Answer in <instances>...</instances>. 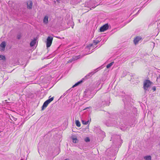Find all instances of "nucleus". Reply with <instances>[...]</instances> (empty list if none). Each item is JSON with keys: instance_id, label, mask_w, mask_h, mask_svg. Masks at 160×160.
Wrapping results in <instances>:
<instances>
[{"instance_id": "c85d7f7f", "label": "nucleus", "mask_w": 160, "mask_h": 160, "mask_svg": "<svg viewBox=\"0 0 160 160\" xmlns=\"http://www.w3.org/2000/svg\"><path fill=\"white\" fill-rule=\"evenodd\" d=\"M72 87L71 88H70L68 90H67L66 91V92L68 93H69L70 92H71L72 90Z\"/></svg>"}, {"instance_id": "58836bf2", "label": "nucleus", "mask_w": 160, "mask_h": 160, "mask_svg": "<svg viewBox=\"0 0 160 160\" xmlns=\"http://www.w3.org/2000/svg\"><path fill=\"white\" fill-rule=\"evenodd\" d=\"M65 160H70L69 159L67 158V159H65Z\"/></svg>"}, {"instance_id": "72a5a7b5", "label": "nucleus", "mask_w": 160, "mask_h": 160, "mask_svg": "<svg viewBox=\"0 0 160 160\" xmlns=\"http://www.w3.org/2000/svg\"><path fill=\"white\" fill-rule=\"evenodd\" d=\"M152 89L154 91H155L156 90L155 87H153L152 88Z\"/></svg>"}, {"instance_id": "4be33fe9", "label": "nucleus", "mask_w": 160, "mask_h": 160, "mask_svg": "<svg viewBox=\"0 0 160 160\" xmlns=\"http://www.w3.org/2000/svg\"><path fill=\"white\" fill-rule=\"evenodd\" d=\"M114 62H112L107 65V68H110L113 64Z\"/></svg>"}, {"instance_id": "9b49d317", "label": "nucleus", "mask_w": 160, "mask_h": 160, "mask_svg": "<svg viewBox=\"0 0 160 160\" xmlns=\"http://www.w3.org/2000/svg\"><path fill=\"white\" fill-rule=\"evenodd\" d=\"M32 3L31 1H28L27 2V8L29 9H31L32 8Z\"/></svg>"}, {"instance_id": "c756f323", "label": "nucleus", "mask_w": 160, "mask_h": 160, "mask_svg": "<svg viewBox=\"0 0 160 160\" xmlns=\"http://www.w3.org/2000/svg\"><path fill=\"white\" fill-rule=\"evenodd\" d=\"M113 83H112V82H111L110 84H109V88H108V89H109V88L110 87L111 88H112V85H113Z\"/></svg>"}, {"instance_id": "20e7f679", "label": "nucleus", "mask_w": 160, "mask_h": 160, "mask_svg": "<svg viewBox=\"0 0 160 160\" xmlns=\"http://www.w3.org/2000/svg\"><path fill=\"white\" fill-rule=\"evenodd\" d=\"M54 98V97H52L44 102L42 106V110H43L47 107L48 104L53 100Z\"/></svg>"}, {"instance_id": "2eb2a0df", "label": "nucleus", "mask_w": 160, "mask_h": 160, "mask_svg": "<svg viewBox=\"0 0 160 160\" xmlns=\"http://www.w3.org/2000/svg\"><path fill=\"white\" fill-rule=\"evenodd\" d=\"M83 81H79L77 83H76L75 84H74L72 87V88H74L75 87H76L80 84H81L82 82Z\"/></svg>"}, {"instance_id": "cd10ccee", "label": "nucleus", "mask_w": 160, "mask_h": 160, "mask_svg": "<svg viewBox=\"0 0 160 160\" xmlns=\"http://www.w3.org/2000/svg\"><path fill=\"white\" fill-rule=\"evenodd\" d=\"M101 132L102 133V136L103 137H104L105 135V133L104 132H103V131H101Z\"/></svg>"}, {"instance_id": "c9c22d12", "label": "nucleus", "mask_w": 160, "mask_h": 160, "mask_svg": "<svg viewBox=\"0 0 160 160\" xmlns=\"http://www.w3.org/2000/svg\"><path fill=\"white\" fill-rule=\"evenodd\" d=\"M160 75H159L157 78V79H160Z\"/></svg>"}, {"instance_id": "f03ea898", "label": "nucleus", "mask_w": 160, "mask_h": 160, "mask_svg": "<svg viewBox=\"0 0 160 160\" xmlns=\"http://www.w3.org/2000/svg\"><path fill=\"white\" fill-rule=\"evenodd\" d=\"M152 82L150 81H145L143 83V88L145 92L147 91H148L149 89L150 88Z\"/></svg>"}, {"instance_id": "393cba45", "label": "nucleus", "mask_w": 160, "mask_h": 160, "mask_svg": "<svg viewBox=\"0 0 160 160\" xmlns=\"http://www.w3.org/2000/svg\"><path fill=\"white\" fill-rule=\"evenodd\" d=\"M99 42V41L98 40H94L93 41V43L95 45H96Z\"/></svg>"}, {"instance_id": "0eeeda50", "label": "nucleus", "mask_w": 160, "mask_h": 160, "mask_svg": "<svg viewBox=\"0 0 160 160\" xmlns=\"http://www.w3.org/2000/svg\"><path fill=\"white\" fill-rule=\"evenodd\" d=\"M120 128L122 131L128 130L129 129V126L127 123H121L120 126Z\"/></svg>"}, {"instance_id": "6ab92c4d", "label": "nucleus", "mask_w": 160, "mask_h": 160, "mask_svg": "<svg viewBox=\"0 0 160 160\" xmlns=\"http://www.w3.org/2000/svg\"><path fill=\"white\" fill-rule=\"evenodd\" d=\"M36 43L35 40H33L30 43V45L31 47L34 46Z\"/></svg>"}, {"instance_id": "ddd939ff", "label": "nucleus", "mask_w": 160, "mask_h": 160, "mask_svg": "<svg viewBox=\"0 0 160 160\" xmlns=\"http://www.w3.org/2000/svg\"><path fill=\"white\" fill-rule=\"evenodd\" d=\"M117 139V141H116L115 140H114V141L113 142V143H116V144H117V143L118 142H119L121 141V136L119 135H117L116 136Z\"/></svg>"}, {"instance_id": "f8f14e48", "label": "nucleus", "mask_w": 160, "mask_h": 160, "mask_svg": "<svg viewBox=\"0 0 160 160\" xmlns=\"http://www.w3.org/2000/svg\"><path fill=\"white\" fill-rule=\"evenodd\" d=\"M142 39L140 37H137L135 38L133 40L135 44H137L138 42Z\"/></svg>"}, {"instance_id": "b1692460", "label": "nucleus", "mask_w": 160, "mask_h": 160, "mask_svg": "<svg viewBox=\"0 0 160 160\" xmlns=\"http://www.w3.org/2000/svg\"><path fill=\"white\" fill-rule=\"evenodd\" d=\"M82 123L84 125H87L88 124L89 122V121H85L83 120H82Z\"/></svg>"}, {"instance_id": "f704fd0d", "label": "nucleus", "mask_w": 160, "mask_h": 160, "mask_svg": "<svg viewBox=\"0 0 160 160\" xmlns=\"http://www.w3.org/2000/svg\"><path fill=\"white\" fill-rule=\"evenodd\" d=\"M77 140L76 139H74L73 140V142L76 143V141Z\"/></svg>"}, {"instance_id": "ea45409f", "label": "nucleus", "mask_w": 160, "mask_h": 160, "mask_svg": "<svg viewBox=\"0 0 160 160\" xmlns=\"http://www.w3.org/2000/svg\"><path fill=\"white\" fill-rule=\"evenodd\" d=\"M57 38H60L59 37H57Z\"/></svg>"}, {"instance_id": "9d476101", "label": "nucleus", "mask_w": 160, "mask_h": 160, "mask_svg": "<svg viewBox=\"0 0 160 160\" xmlns=\"http://www.w3.org/2000/svg\"><path fill=\"white\" fill-rule=\"evenodd\" d=\"M108 23L100 27L99 29L100 31V32H103L108 29Z\"/></svg>"}, {"instance_id": "e433bc0d", "label": "nucleus", "mask_w": 160, "mask_h": 160, "mask_svg": "<svg viewBox=\"0 0 160 160\" xmlns=\"http://www.w3.org/2000/svg\"><path fill=\"white\" fill-rule=\"evenodd\" d=\"M32 82H33L32 81ZM32 83H35V84H36V83H37V82H32Z\"/></svg>"}, {"instance_id": "1a4fd4ad", "label": "nucleus", "mask_w": 160, "mask_h": 160, "mask_svg": "<svg viewBox=\"0 0 160 160\" xmlns=\"http://www.w3.org/2000/svg\"><path fill=\"white\" fill-rule=\"evenodd\" d=\"M100 104V106L102 107H104L106 106H108L110 102L108 100H102Z\"/></svg>"}, {"instance_id": "f257e3e1", "label": "nucleus", "mask_w": 160, "mask_h": 160, "mask_svg": "<svg viewBox=\"0 0 160 160\" xmlns=\"http://www.w3.org/2000/svg\"><path fill=\"white\" fill-rule=\"evenodd\" d=\"M93 89H87L84 92L83 97L85 99L87 98L89 100L93 97L94 94L92 92Z\"/></svg>"}, {"instance_id": "6e6552de", "label": "nucleus", "mask_w": 160, "mask_h": 160, "mask_svg": "<svg viewBox=\"0 0 160 160\" xmlns=\"http://www.w3.org/2000/svg\"><path fill=\"white\" fill-rule=\"evenodd\" d=\"M52 40V37L49 36L48 37L46 41V45L47 48H48L51 46Z\"/></svg>"}, {"instance_id": "4c0bfd02", "label": "nucleus", "mask_w": 160, "mask_h": 160, "mask_svg": "<svg viewBox=\"0 0 160 160\" xmlns=\"http://www.w3.org/2000/svg\"><path fill=\"white\" fill-rule=\"evenodd\" d=\"M4 123H3L2 124V126L3 127H4Z\"/></svg>"}, {"instance_id": "423d86ee", "label": "nucleus", "mask_w": 160, "mask_h": 160, "mask_svg": "<svg viewBox=\"0 0 160 160\" xmlns=\"http://www.w3.org/2000/svg\"><path fill=\"white\" fill-rule=\"evenodd\" d=\"M115 116H112V117L111 118V119L109 120V121L110 122V123H106V125L108 126H115L117 124V122L115 119L112 120V118H114Z\"/></svg>"}, {"instance_id": "dca6fc26", "label": "nucleus", "mask_w": 160, "mask_h": 160, "mask_svg": "<svg viewBox=\"0 0 160 160\" xmlns=\"http://www.w3.org/2000/svg\"><path fill=\"white\" fill-rule=\"evenodd\" d=\"M43 22L45 24H47L48 22V17L47 16H45L43 20Z\"/></svg>"}, {"instance_id": "473e14b6", "label": "nucleus", "mask_w": 160, "mask_h": 160, "mask_svg": "<svg viewBox=\"0 0 160 160\" xmlns=\"http://www.w3.org/2000/svg\"><path fill=\"white\" fill-rule=\"evenodd\" d=\"M12 119L15 121H16L17 119V118H15L14 117H13V116H12Z\"/></svg>"}, {"instance_id": "39448f33", "label": "nucleus", "mask_w": 160, "mask_h": 160, "mask_svg": "<svg viewBox=\"0 0 160 160\" xmlns=\"http://www.w3.org/2000/svg\"><path fill=\"white\" fill-rule=\"evenodd\" d=\"M102 86V84H101L100 82L97 81L92 85V89L93 90L94 88H96L98 91L101 88Z\"/></svg>"}, {"instance_id": "2f4dec72", "label": "nucleus", "mask_w": 160, "mask_h": 160, "mask_svg": "<svg viewBox=\"0 0 160 160\" xmlns=\"http://www.w3.org/2000/svg\"><path fill=\"white\" fill-rule=\"evenodd\" d=\"M80 55H78L77 56H74V58H77V60L78 59L80 58Z\"/></svg>"}, {"instance_id": "7ed1b4c3", "label": "nucleus", "mask_w": 160, "mask_h": 160, "mask_svg": "<svg viewBox=\"0 0 160 160\" xmlns=\"http://www.w3.org/2000/svg\"><path fill=\"white\" fill-rule=\"evenodd\" d=\"M94 1H91L86 2L85 4V6L86 7H88L90 8V10L91 9V8H94L96 6L95 5H94Z\"/></svg>"}, {"instance_id": "412c9836", "label": "nucleus", "mask_w": 160, "mask_h": 160, "mask_svg": "<svg viewBox=\"0 0 160 160\" xmlns=\"http://www.w3.org/2000/svg\"><path fill=\"white\" fill-rule=\"evenodd\" d=\"M6 60V58L4 56L2 55H0V60Z\"/></svg>"}, {"instance_id": "7c9ffc66", "label": "nucleus", "mask_w": 160, "mask_h": 160, "mask_svg": "<svg viewBox=\"0 0 160 160\" xmlns=\"http://www.w3.org/2000/svg\"><path fill=\"white\" fill-rule=\"evenodd\" d=\"M68 93L66 91L65 92H64L63 94V95H62L61 97V98L63 97V96H65V95H66Z\"/></svg>"}, {"instance_id": "a211bd4d", "label": "nucleus", "mask_w": 160, "mask_h": 160, "mask_svg": "<svg viewBox=\"0 0 160 160\" xmlns=\"http://www.w3.org/2000/svg\"><path fill=\"white\" fill-rule=\"evenodd\" d=\"M75 60H77V58H74V57H73L71 59L69 60L68 62V63L72 62Z\"/></svg>"}, {"instance_id": "5701e85b", "label": "nucleus", "mask_w": 160, "mask_h": 160, "mask_svg": "<svg viewBox=\"0 0 160 160\" xmlns=\"http://www.w3.org/2000/svg\"><path fill=\"white\" fill-rule=\"evenodd\" d=\"M90 75H91V74H89L86 76L85 78H83L81 80H85L86 79H89V77Z\"/></svg>"}, {"instance_id": "bb28decb", "label": "nucleus", "mask_w": 160, "mask_h": 160, "mask_svg": "<svg viewBox=\"0 0 160 160\" xmlns=\"http://www.w3.org/2000/svg\"><path fill=\"white\" fill-rule=\"evenodd\" d=\"M90 139L88 137H87L85 140V141L87 142L90 141Z\"/></svg>"}, {"instance_id": "f3484780", "label": "nucleus", "mask_w": 160, "mask_h": 160, "mask_svg": "<svg viewBox=\"0 0 160 160\" xmlns=\"http://www.w3.org/2000/svg\"><path fill=\"white\" fill-rule=\"evenodd\" d=\"M144 158L145 160H151V157L150 156H145Z\"/></svg>"}, {"instance_id": "aec40b11", "label": "nucleus", "mask_w": 160, "mask_h": 160, "mask_svg": "<svg viewBox=\"0 0 160 160\" xmlns=\"http://www.w3.org/2000/svg\"><path fill=\"white\" fill-rule=\"evenodd\" d=\"M76 124L78 127H80L81 126L80 123L78 120L76 121Z\"/></svg>"}, {"instance_id": "4468645a", "label": "nucleus", "mask_w": 160, "mask_h": 160, "mask_svg": "<svg viewBox=\"0 0 160 160\" xmlns=\"http://www.w3.org/2000/svg\"><path fill=\"white\" fill-rule=\"evenodd\" d=\"M6 46V42L4 41L2 42L1 44H0V46L2 48V51H4V50Z\"/></svg>"}, {"instance_id": "a878e982", "label": "nucleus", "mask_w": 160, "mask_h": 160, "mask_svg": "<svg viewBox=\"0 0 160 160\" xmlns=\"http://www.w3.org/2000/svg\"><path fill=\"white\" fill-rule=\"evenodd\" d=\"M21 35L20 34H19L18 35H17V38L18 39H20V38H21Z\"/></svg>"}]
</instances>
